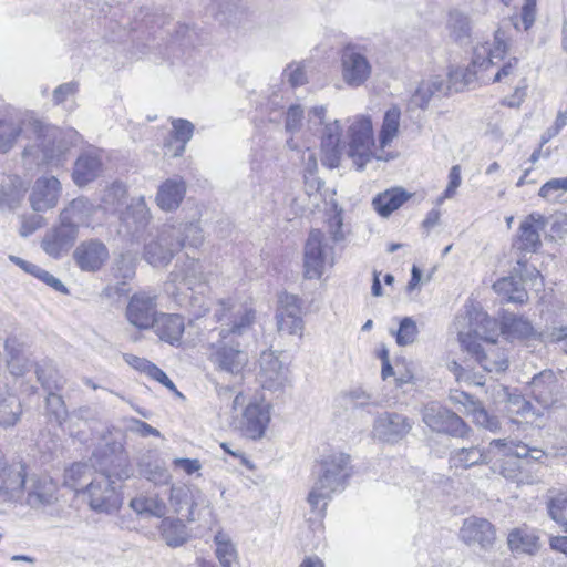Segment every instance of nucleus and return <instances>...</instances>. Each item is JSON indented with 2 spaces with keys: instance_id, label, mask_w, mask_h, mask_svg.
Here are the masks:
<instances>
[{
  "instance_id": "nucleus-46",
  "label": "nucleus",
  "mask_w": 567,
  "mask_h": 567,
  "mask_svg": "<svg viewBox=\"0 0 567 567\" xmlns=\"http://www.w3.org/2000/svg\"><path fill=\"white\" fill-rule=\"evenodd\" d=\"M14 344V339H7L4 344L6 350L10 355V359L8 360V369L12 375L22 377L32 368L35 369V363H32L30 360L21 355L19 351L16 350Z\"/></svg>"
},
{
  "instance_id": "nucleus-22",
  "label": "nucleus",
  "mask_w": 567,
  "mask_h": 567,
  "mask_svg": "<svg viewBox=\"0 0 567 567\" xmlns=\"http://www.w3.org/2000/svg\"><path fill=\"white\" fill-rule=\"evenodd\" d=\"M270 422V410L267 404L250 403L243 413L241 431L251 440L261 439Z\"/></svg>"
},
{
  "instance_id": "nucleus-33",
  "label": "nucleus",
  "mask_w": 567,
  "mask_h": 567,
  "mask_svg": "<svg viewBox=\"0 0 567 567\" xmlns=\"http://www.w3.org/2000/svg\"><path fill=\"white\" fill-rule=\"evenodd\" d=\"M492 450L489 447V451H485L478 445L460 447L451 452L449 462L451 467L456 468H470L481 464H488L492 461L489 455Z\"/></svg>"
},
{
  "instance_id": "nucleus-5",
  "label": "nucleus",
  "mask_w": 567,
  "mask_h": 567,
  "mask_svg": "<svg viewBox=\"0 0 567 567\" xmlns=\"http://www.w3.org/2000/svg\"><path fill=\"white\" fill-rule=\"evenodd\" d=\"M208 360L218 373L238 383L244 378L249 358L238 343H234L233 339L220 338L210 344Z\"/></svg>"
},
{
  "instance_id": "nucleus-52",
  "label": "nucleus",
  "mask_w": 567,
  "mask_h": 567,
  "mask_svg": "<svg viewBox=\"0 0 567 567\" xmlns=\"http://www.w3.org/2000/svg\"><path fill=\"white\" fill-rule=\"evenodd\" d=\"M174 137L182 143L175 156H179L185 151V145L194 134V125L192 122L183 118H176L172 121Z\"/></svg>"
},
{
  "instance_id": "nucleus-36",
  "label": "nucleus",
  "mask_w": 567,
  "mask_h": 567,
  "mask_svg": "<svg viewBox=\"0 0 567 567\" xmlns=\"http://www.w3.org/2000/svg\"><path fill=\"white\" fill-rule=\"evenodd\" d=\"M411 197L402 188H392L379 194L372 202L374 209L382 217L390 216Z\"/></svg>"
},
{
  "instance_id": "nucleus-43",
  "label": "nucleus",
  "mask_w": 567,
  "mask_h": 567,
  "mask_svg": "<svg viewBox=\"0 0 567 567\" xmlns=\"http://www.w3.org/2000/svg\"><path fill=\"white\" fill-rule=\"evenodd\" d=\"M130 506L138 515L163 517L166 514V505L157 496L134 497Z\"/></svg>"
},
{
  "instance_id": "nucleus-57",
  "label": "nucleus",
  "mask_w": 567,
  "mask_h": 567,
  "mask_svg": "<svg viewBox=\"0 0 567 567\" xmlns=\"http://www.w3.org/2000/svg\"><path fill=\"white\" fill-rule=\"evenodd\" d=\"M539 336L544 342L560 344V349L567 353V326L549 328Z\"/></svg>"
},
{
  "instance_id": "nucleus-19",
  "label": "nucleus",
  "mask_w": 567,
  "mask_h": 567,
  "mask_svg": "<svg viewBox=\"0 0 567 567\" xmlns=\"http://www.w3.org/2000/svg\"><path fill=\"white\" fill-rule=\"evenodd\" d=\"M78 235L74 227L60 221L56 227L47 231L41 247L50 257L58 259L73 247Z\"/></svg>"
},
{
  "instance_id": "nucleus-53",
  "label": "nucleus",
  "mask_w": 567,
  "mask_h": 567,
  "mask_svg": "<svg viewBox=\"0 0 567 567\" xmlns=\"http://www.w3.org/2000/svg\"><path fill=\"white\" fill-rule=\"evenodd\" d=\"M470 415L473 417V422L478 426L489 430L491 432H495L499 429V421L496 416L489 415L487 411L481 405L480 402L473 405L468 410Z\"/></svg>"
},
{
  "instance_id": "nucleus-25",
  "label": "nucleus",
  "mask_w": 567,
  "mask_h": 567,
  "mask_svg": "<svg viewBox=\"0 0 567 567\" xmlns=\"http://www.w3.org/2000/svg\"><path fill=\"white\" fill-rule=\"evenodd\" d=\"M102 159L95 152L81 154L74 163L72 179L79 187L86 186L102 173Z\"/></svg>"
},
{
  "instance_id": "nucleus-11",
  "label": "nucleus",
  "mask_w": 567,
  "mask_h": 567,
  "mask_svg": "<svg viewBox=\"0 0 567 567\" xmlns=\"http://www.w3.org/2000/svg\"><path fill=\"white\" fill-rule=\"evenodd\" d=\"M260 370L258 381L262 389L271 392H282L290 385V370L275 351H264L259 359Z\"/></svg>"
},
{
  "instance_id": "nucleus-56",
  "label": "nucleus",
  "mask_w": 567,
  "mask_h": 567,
  "mask_svg": "<svg viewBox=\"0 0 567 567\" xmlns=\"http://www.w3.org/2000/svg\"><path fill=\"white\" fill-rule=\"evenodd\" d=\"M328 231L333 239V241L339 243L344 239L343 233V218H342V209L338 207L337 204H333V208L329 213V217L327 220Z\"/></svg>"
},
{
  "instance_id": "nucleus-44",
  "label": "nucleus",
  "mask_w": 567,
  "mask_h": 567,
  "mask_svg": "<svg viewBox=\"0 0 567 567\" xmlns=\"http://www.w3.org/2000/svg\"><path fill=\"white\" fill-rule=\"evenodd\" d=\"M508 545L512 550L533 554L538 548V537L530 530L517 528L509 533Z\"/></svg>"
},
{
  "instance_id": "nucleus-51",
  "label": "nucleus",
  "mask_w": 567,
  "mask_h": 567,
  "mask_svg": "<svg viewBox=\"0 0 567 567\" xmlns=\"http://www.w3.org/2000/svg\"><path fill=\"white\" fill-rule=\"evenodd\" d=\"M394 334L398 346L405 347L412 344L419 334L416 322L410 317L403 318L400 321L399 329Z\"/></svg>"
},
{
  "instance_id": "nucleus-7",
  "label": "nucleus",
  "mask_w": 567,
  "mask_h": 567,
  "mask_svg": "<svg viewBox=\"0 0 567 567\" xmlns=\"http://www.w3.org/2000/svg\"><path fill=\"white\" fill-rule=\"evenodd\" d=\"M508 50L505 32L497 29L493 43H482L474 48L472 63L463 72V81L470 84L476 78L478 70H487L491 65L502 61Z\"/></svg>"
},
{
  "instance_id": "nucleus-10",
  "label": "nucleus",
  "mask_w": 567,
  "mask_h": 567,
  "mask_svg": "<svg viewBox=\"0 0 567 567\" xmlns=\"http://www.w3.org/2000/svg\"><path fill=\"white\" fill-rule=\"evenodd\" d=\"M218 321L227 320V327L221 328L219 337L233 339L248 332L255 322V311L243 306H235L230 300L219 301L215 311Z\"/></svg>"
},
{
  "instance_id": "nucleus-61",
  "label": "nucleus",
  "mask_w": 567,
  "mask_h": 567,
  "mask_svg": "<svg viewBox=\"0 0 567 567\" xmlns=\"http://www.w3.org/2000/svg\"><path fill=\"white\" fill-rule=\"evenodd\" d=\"M71 145H72L71 142H64L62 140L59 141V143L56 145V150H54V148L43 150V159L49 164H54V165L61 164L63 162L64 154L69 151Z\"/></svg>"
},
{
  "instance_id": "nucleus-20",
  "label": "nucleus",
  "mask_w": 567,
  "mask_h": 567,
  "mask_svg": "<svg viewBox=\"0 0 567 567\" xmlns=\"http://www.w3.org/2000/svg\"><path fill=\"white\" fill-rule=\"evenodd\" d=\"M559 388L556 373L550 369L543 370L534 375L530 382L532 396L545 409L558 402Z\"/></svg>"
},
{
  "instance_id": "nucleus-15",
  "label": "nucleus",
  "mask_w": 567,
  "mask_h": 567,
  "mask_svg": "<svg viewBox=\"0 0 567 567\" xmlns=\"http://www.w3.org/2000/svg\"><path fill=\"white\" fill-rule=\"evenodd\" d=\"M173 231H169L166 224L158 230L157 235L145 244L144 258L154 267L167 266L177 252L172 245Z\"/></svg>"
},
{
  "instance_id": "nucleus-59",
  "label": "nucleus",
  "mask_w": 567,
  "mask_h": 567,
  "mask_svg": "<svg viewBox=\"0 0 567 567\" xmlns=\"http://www.w3.org/2000/svg\"><path fill=\"white\" fill-rule=\"evenodd\" d=\"M567 190V177L551 178L539 189L538 195L545 199L553 198L556 194Z\"/></svg>"
},
{
  "instance_id": "nucleus-2",
  "label": "nucleus",
  "mask_w": 567,
  "mask_h": 567,
  "mask_svg": "<svg viewBox=\"0 0 567 567\" xmlns=\"http://www.w3.org/2000/svg\"><path fill=\"white\" fill-rule=\"evenodd\" d=\"M470 331L473 336L486 342L488 349L482 344L472 341L466 343V348L472 352L481 367L488 372L501 373L508 368V359L504 351L495 347L498 337V323L492 319L485 311L473 308L467 311Z\"/></svg>"
},
{
  "instance_id": "nucleus-55",
  "label": "nucleus",
  "mask_w": 567,
  "mask_h": 567,
  "mask_svg": "<svg viewBox=\"0 0 567 567\" xmlns=\"http://www.w3.org/2000/svg\"><path fill=\"white\" fill-rule=\"evenodd\" d=\"M205 293L206 292H203V295H200L198 292V289H196L194 291H190L189 296H186L188 298V301L187 305H185V307L189 309V312L195 318H200L205 316L210 309L212 301L209 298L205 296Z\"/></svg>"
},
{
  "instance_id": "nucleus-13",
  "label": "nucleus",
  "mask_w": 567,
  "mask_h": 567,
  "mask_svg": "<svg viewBox=\"0 0 567 567\" xmlns=\"http://www.w3.org/2000/svg\"><path fill=\"white\" fill-rule=\"evenodd\" d=\"M156 295L148 292L134 293L125 309L127 321L140 330L150 329L157 315Z\"/></svg>"
},
{
  "instance_id": "nucleus-39",
  "label": "nucleus",
  "mask_w": 567,
  "mask_h": 567,
  "mask_svg": "<svg viewBox=\"0 0 567 567\" xmlns=\"http://www.w3.org/2000/svg\"><path fill=\"white\" fill-rule=\"evenodd\" d=\"M501 332L509 340L528 339L535 336V330L532 323L513 313H508L503 317L501 322Z\"/></svg>"
},
{
  "instance_id": "nucleus-64",
  "label": "nucleus",
  "mask_w": 567,
  "mask_h": 567,
  "mask_svg": "<svg viewBox=\"0 0 567 567\" xmlns=\"http://www.w3.org/2000/svg\"><path fill=\"white\" fill-rule=\"evenodd\" d=\"M303 120V110L300 105H291L286 114V130L297 132L300 130Z\"/></svg>"
},
{
  "instance_id": "nucleus-63",
  "label": "nucleus",
  "mask_w": 567,
  "mask_h": 567,
  "mask_svg": "<svg viewBox=\"0 0 567 567\" xmlns=\"http://www.w3.org/2000/svg\"><path fill=\"white\" fill-rule=\"evenodd\" d=\"M508 457V460L503 461L501 464L499 474L507 481L515 483L520 473L523 462L512 456Z\"/></svg>"
},
{
  "instance_id": "nucleus-17",
  "label": "nucleus",
  "mask_w": 567,
  "mask_h": 567,
  "mask_svg": "<svg viewBox=\"0 0 567 567\" xmlns=\"http://www.w3.org/2000/svg\"><path fill=\"white\" fill-rule=\"evenodd\" d=\"M27 491V503L32 508H44L56 502V483L49 476L32 475L25 477L22 489Z\"/></svg>"
},
{
  "instance_id": "nucleus-18",
  "label": "nucleus",
  "mask_w": 567,
  "mask_h": 567,
  "mask_svg": "<svg viewBox=\"0 0 567 567\" xmlns=\"http://www.w3.org/2000/svg\"><path fill=\"white\" fill-rule=\"evenodd\" d=\"M61 183L54 177H40L35 181L31 194V207L35 212H47L56 206L61 195Z\"/></svg>"
},
{
  "instance_id": "nucleus-34",
  "label": "nucleus",
  "mask_w": 567,
  "mask_h": 567,
  "mask_svg": "<svg viewBox=\"0 0 567 567\" xmlns=\"http://www.w3.org/2000/svg\"><path fill=\"white\" fill-rule=\"evenodd\" d=\"M186 193V186L182 178L165 181L156 194V203L163 210H174L182 203Z\"/></svg>"
},
{
  "instance_id": "nucleus-50",
  "label": "nucleus",
  "mask_w": 567,
  "mask_h": 567,
  "mask_svg": "<svg viewBox=\"0 0 567 567\" xmlns=\"http://www.w3.org/2000/svg\"><path fill=\"white\" fill-rule=\"evenodd\" d=\"M45 410L51 420L61 425L68 416V410L62 396L58 392H50L45 399Z\"/></svg>"
},
{
  "instance_id": "nucleus-4",
  "label": "nucleus",
  "mask_w": 567,
  "mask_h": 567,
  "mask_svg": "<svg viewBox=\"0 0 567 567\" xmlns=\"http://www.w3.org/2000/svg\"><path fill=\"white\" fill-rule=\"evenodd\" d=\"M346 132V153L358 171L374 157V134L370 116L355 115L348 118Z\"/></svg>"
},
{
  "instance_id": "nucleus-45",
  "label": "nucleus",
  "mask_w": 567,
  "mask_h": 567,
  "mask_svg": "<svg viewBox=\"0 0 567 567\" xmlns=\"http://www.w3.org/2000/svg\"><path fill=\"white\" fill-rule=\"evenodd\" d=\"M489 447L498 450L504 456H512L518 461H520V458H527L532 451L528 445L509 439L492 440Z\"/></svg>"
},
{
  "instance_id": "nucleus-62",
  "label": "nucleus",
  "mask_w": 567,
  "mask_h": 567,
  "mask_svg": "<svg viewBox=\"0 0 567 567\" xmlns=\"http://www.w3.org/2000/svg\"><path fill=\"white\" fill-rule=\"evenodd\" d=\"M33 277L38 278L55 291L63 295H69V289L65 287V285L59 278L54 277L52 274L42 269L41 267L38 266V270L34 271Z\"/></svg>"
},
{
  "instance_id": "nucleus-31",
  "label": "nucleus",
  "mask_w": 567,
  "mask_h": 567,
  "mask_svg": "<svg viewBox=\"0 0 567 567\" xmlns=\"http://www.w3.org/2000/svg\"><path fill=\"white\" fill-rule=\"evenodd\" d=\"M23 116L21 112L9 107L0 113V152H7L22 132Z\"/></svg>"
},
{
  "instance_id": "nucleus-54",
  "label": "nucleus",
  "mask_w": 567,
  "mask_h": 567,
  "mask_svg": "<svg viewBox=\"0 0 567 567\" xmlns=\"http://www.w3.org/2000/svg\"><path fill=\"white\" fill-rule=\"evenodd\" d=\"M135 259L130 254H122L115 259L112 271L115 278L128 280L135 276Z\"/></svg>"
},
{
  "instance_id": "nucleus-12",
  "label": "nucleus",
  "mask_w": 567,
  "mask_h": 567,
  "mask_svg": "<svg viewBox=\"0 0 567 567\" xmlns=\"http://www.w3.org/2000/svg\"><path fill=\"white\" fill-rule=\"evenodd\" d=\"M414 422L398 412L379 413L373 421V435L378 440L395 444L402 441L412 430Z\"/></svg>"
},
{
  "instance_id": "nucleus-42",
  "label": "nucleus",
  "mask_w": 567,
  "mask_h": 567,
  "mask_svg": "<svg viewBox=\"0 0 567 567\" xmlns=\"http://www.w3.org/2000/svg\"><path fill=\"white\" fill-rule=\"evenodd\" d=\"M494 290L504 296L507 301L515 303H524L527 301L528 296L526 290L523 288L520 279L508 277L497 280L493 285Z\"/></svg>"
},
{
  "instance_id": "nucleus-60",
  "label": "nucleus",
  "mask_w": 567,
  "mask_h": 567,
  "mask_svg": "<svg viewBox=\"0 0 567 567\" xmlns=\"http://www.w3.org/2000/svg\"><path fill=\"white\" fill-rule=\"evenodd\" d=\"M518 71V59H508L495 73L493 82H509Z\"/></svg>"
},
{
  "instance_id": "nucleus-26",
  "label": "nucleus",
  "mask_w": 567,
  "mask_h": 567,
  "mask_svg": "<svg viewBox=\"0 0 567 567\" xmlns=\"http://www.w3.org/2000/svg\"><path fill=\"white\" fill-rule=\"evenodd\" d=\"M151 328L162 341L177 346L184 333L185 322L179 315L159 313Z\"/></svg>"
},
{
  "instance_id": "nucleus-29",
  "label": "nucleus",
  "mask_w": 567,
  "mask_h": 567,
  "mask_svg": "<svg viewBox=\"0 0 567 567\" xmlns=\"http://www.w3.org/2000/svg\"><path fill=\"white\" fill-rule=\"evenodd\" d=\"M449 85L441 75H433L420 82L410 99L411 107L426 109L430 101L445 95Z\"/></svg>"
},
{
  "instance_id": "nucleus-41",
  "label": "nucleus",
  "mask_w": 567,
  "mask_h": 567,
  "mask_svg": "<svg viewBox=\"0 0 567 567\" xmlns=\"http://www.w3.org/2000/svg\"><path fill=\"white\" fill-rule=\"evenodd\" d=\"M127 190L123 183L115 182L109 186L102 196L101 206L107 213H120L126 207Z\"/></svg>"
},
{
  "instance_id": "nucleus-38",
  "label": "nucleus",
  "mask_w": 567,
  "mask_h": 567,
  "mask_svg": "<svg viewBox=\"0 0 567 567\" xmlns=\"http://www.w3.org/2000/svg\"><path fill=\"white\" fill-rule=\"evenodd\" d=\"M35 375L42 388L48 392H59L65 384L64 378L59 373L50 360L35 363Z\"/></svg>"
},
{
  "instance_id": "nucleus-9",
  "label": "nucleus",
  "mask_w": 567,
  "mask_h": 567,
  "mask_svg": "<svg viewBox=\"0 0 567 567\" xmlns=\"http://www.w3.org/2000/svg\"><path fill=\"white\" fill-rule=\"evenodd\" d=\"M422 420L437 433L462 439L471 433L470 426L456 413L434 402L424 406Z\"/></svg>"
},
{
  "instance_id": "nucleus-40",
  "label": "nucleus",
  "mask_w": 567,
  "mask_h": 567,
  "mask_svg": "<svg viewBox=\"0 0 567 567\" xmlns=\"http://www.w3.org/2000/svg\"><path fill=\"white\" fill-rule=\"evenodd\" d=\"M449 37L456 43L467 44L472 35L471 19L460 11H453L449 16L446 24Z\"/></svg>"
},
{
  "instance_id": "nucleus-30",
  "label": "nucleus",
  "mask_w": 567,
  "mask_h": 567,
  "mask_svg": "<svg viewBox=\"0 0 567 567\" xmlns=\"http://www.w3.org/2000/svg\"><path fill=\"white\" fill-rule=\"evenodd\" d=\"M461 537L468 545L478 544L485 547L495 539V530L487 519L471 517L464 522Z\"/></svg>"
},
{
  "instance_id": "nucleus-49",
  "label": "nucleus",
  "mask_w": 567,
  "mask_h": 567,
  "mask_svg": "<svg viewBox=\"0 0 567 567\" xmlns=\"http://www.w3.org/2000/svg\"><path fill=\"white\" fill-rule=\"evenodd\" d=\"M22 409L19 399L9 395L0 402V425L12 426L21 415Z\"/></svg>"
},
{
  "instance_id": "nucleus-28",
  "label": "nucleus",
  "mask_w": 567,
  "mask_h": 567,
  "mask_svg": "<svg viewBox=\"0 0 567 567\" xmlns=\"http://www.w3.org/2000/svg\"><path fill=\"white\" fill-rule=\"evenodd\" d=\"M169 231H173L172 245L176 251L182 248H198L204 243L203 230L198 221L166 224Z\"/></svg>"
},
{
  "instance_id": "nucleus-35",
  "label": "nucleus",
  "mask_w": 567,
  "mask_h": 567,
  "mask_svg": "<svg viewBox=\"0 0 567 567\" xmlns=\"http://www.w3.org/2000/svg\"><path fill=\"white\" fill-rule=\"evenodd\" d=\"M545 498L548 516L564 532H567V493L551 487L547 491Z\"/></svg>"
},
{
  "instance_id": "nucleus-37",
  "label": "nucleus",
  "mask_w": 567,
  "mask_h": 567,
  "mask_svg": "<svg viewBox=\"0 0 567 567\" xmlns=\"http://www.w3.org/2000/svg\"><path fill=\"white\" fill-rule=\"evenodd\" d=\"M158 528L162 538L169 547L182 546L189 537L186 525L178 518L165 517Z\"/></svg>"
},
{
  "instance_id": "nucleus-48",
  "label": "nucleus",
  "mask_w": 567,
  "mask_h": 567,
  "mask_svg": "<svg viewBox=\"0 0 567 567\" xmlns=\"http://www.w3.org/2000/svg\"><path fill=\"white\" fill-rule=\"evenodd\" d=\"M400 125V111L390 109L385 112L382 127L379 134V143L383 148L388 146L396 136Z\"/></svg>"
},
{
  "instance_id": "nucleus-32",
  "label": "nucleus",
  "mask_w": 567,
  "mask_h": 567,
  "mask_svg": "<svg viewBox=\"0 0 567 567\" xmlns=\"http://www.w3.org/2000/svg\"><path fill=\"white\" fill-rule=\"evenodd\" d=\"M93 212L94 206L89 199L78 197L60 213V221L74 227L75 231L79 233L81 226H89Z\"/></svg>"
},
{
  "instance_id": "nucleus-24",
  "label": "nucleus",
  "mask_w": 567,
  "mask_h": 567,
  "mask_svg": "<svg viewBox=\"0 0 567 567\" xmlns=\"http://www.w3.org/2000/svg\"><path fill=\"white\" fill-rule=\"evenodd\" d=\"M546 218L532 213L519 225V235L515 246L523 251L535 252L542 245L539 233L545 229Z\"/></svg>"
},
{
  "instance_id": "nucleus-6",
  "label": "nucleus",
  "mask_w": 567,
  "mask_h": 567,
  "mask_svg": "<svg viewBox=\"0 0 567 567\" xmlns=\"http://www.w3.org/2000/svg\"><path fill=\"white\" fill-rule=\"evenodd\" d=\"M334 264L333 248L326 241L324 234L312 229L305 245L303 266L308 279H319Z\"/></svg>"
},
{
  "instance_id": "nucleus-8",
  "label": "nucleus",
  "mask_w": 567,
  "mask_h": 567,
  "mask_svg": "<svg viewBox=\"0 0 567 567\" xmlns=\"http://www.w3.org/2000/svg\"><path fill=\"white\" fill-rule=\"evenodd\" d=\"M343 82L353 89L362 86L372 74V65L367 49L358 44H347L340 55Z\"/></svg>"
},
{
  "instance_id": "nucleus-1",
  "label": "nucleus",
  "mask_w": 567,
  "mask_h": 567,
  "mask_svg": "<svg viewBox=\"0 0 567 567\" xmlns=\"http://www.w3.org/2000/svg\"><path fill=\"white\" fill-rule=\"evenodd\" d=\"M91 462L99 474L85 488L89 506L96 513L113 514L122 505V496L114 486L113 477L124 481L133 475L123 444L107 443L93 453Z\"/></svg>"
},
{
  "instance_id": "nucleus-58",
  "label": "nucleus",
  "mask_w": 567,
  "mask_h": 567,
  "mask_svg": "<svg viewBox=\"0 0 567 567\" xmlns=\"http://www.w3.org/2000/svg\"><path fill=\"white\" fill-rule=\"evenodd\" d=\"M284 78L291 86H300L307 83L305 65L302 63H290L284 71Z\"/></svg>"
},
{
  "instance_id": "nucleus-16",
  "label": "nucleus",
  "mask_w": 567,
  "mask_h": 567,
  "mask_svg": "<svg viewBox=\"0 0 567 567\" xmlns=\"http://www.w3.org/2000/svg\"><path fill=\"white\" fill-rule=\"evenodd\" d=\"M73 259L82 271L96 272L109 259V249L99 239L85 240L74 249Z\"/></svg>"
},
{
  "instance_id": "nucleus-27",
  "label": "nucleus",
  "mask_w": 567,
  "mask_h": 567,
  "mask_svg": "<svg viewBox=\"0 0 567 567\" xmlns=\"http://www.w3.org/2000/svg\"><path fill=\"white\" fill-rule=\"evenodd\" d=\"M202 498V493L198 489H193L186 485L172 486L169 492V503L174 511L187 520H195V507Z\"/></svg>"
},
{
  "instance_id": "nucleus-47",
  "label": "nucleus",
  "mask_w": 567,
  "mask_h": 567,
  "mask_svg": "<svg viewBox=\"0 0 567 567\" xmlns=\"http://www.w3.org/2000/svg\"><path fill=\"white\" fill-rule=\"evenodd\" d=\"M214 542L216 545L215 554L220 567H231V564L237 559L235 545L230 542L228 536L221 532L215 535Z\"/></svg>"
},
{
  "instance_id": "nucleus-3",
  "label": "nucleus",
  "mask_w": 567,
  "mask_h": 567,
  "mask_svg": "<svg viewBox=\"0 0 567 567\" xmlns=\"http://www.w3.org/2000/svg\"><path fill=\"white\" fill-rule=\"evenodd\" d=\"M350 456L342 452H331L318 465L317 478L308 495L312 511L323 515L333 493L342 491L349 473Z\"/></svg>"
},
{
  "instance_id": "nucleus-21",
  "label": "nucleus",
  "mask_w": 567,
  "mask_h": 567,
  "mask_svg": "<svg viewBox=\"0 0 567 567\" xmlns=\"http://www.w3.org/2000/svg\"><path fill=\"white\" fill-rule=\"evenodd\" d=\"M342 127L339 120L324 125L321 137L322 163L330 168L338 167L346 144L341 143Z\"/></svg>"
},
{
  "instance_id": "nucleus-23",
  "label": "nucleus",
  "mask_w": 567,
  "mask_h": 567,
  "mask_svg": "<svg viewBox=\"0 0 567 567\" xmlns=\"http://www.w3.org/2000/svg\"><path fill=\"white\" fill-rule=\"evenodd\" d=\"M169 278L172 282L181 286L177 289L185 288L189 291L198 289L200 295L208 290L204 281L202 267L194 258L187 259L183 265H176L175 269L169 274Z\"/></svg>"
},
{
  "instance_id": "nucleus-14",
  "label": "nucleus",
  "mask_w": 567,
  "mask_h": 567,
  "mask_svg": "<svg viewBox=\"0 0 567 567\" xmlns=\"http://www.w3.org/2000/svg\"><path fill=\"white\" fill-rule=\"evenodd\" d=\"M276 319L279 332L301 336L303 320L301 318L300 299L295 295L281 293L278 299Z\"/></svg>"
}]
</instances>
